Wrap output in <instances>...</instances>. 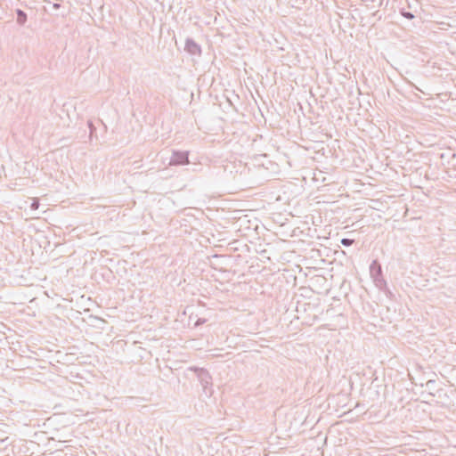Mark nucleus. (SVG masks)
Masks as SVG:
<instances>
[{"label":"nucleus","instance_id":"nucleus-1","mask_svg":"<svg viewBox=\"0 0 456 456\" xmlns=\"http://www.w3.org/2000/svg\"><path fill=\"white\" fill-rule=\"evenodd\" d=\"M353 242H354V240H349V239H343V240H341V243H342L343 245H345V246H350V245H352V244H353Z\"/></svg>","mask_w":456,"mask_h":456},{"label":"nucleus","instance_id":"nucleus-2","mask_svg":"<svg viewBox=\"0 0 456 456\" xmlns=\"http://www.w3.org/2000/svg\"><path fill=\"white\" fill-rule=\"evenodd\" d=\"M19 15L20 16V21L24 22L26 20V15L22 12H19Z\"/></svg>","mask_w":456,"mask_h":456}]
</instances>
